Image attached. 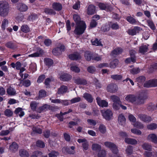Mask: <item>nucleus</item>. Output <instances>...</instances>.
I'll return each mask as SVG.
<instances>
[{
  "label": "nucleus",
  "mask_w": 157,
  "mask_h": 157,
  "mask_svg": "<svg viewBox=\"0 0 157 157\" xmlns=\"http://www.w3.org/2000/svg\"><path fill=\"white\" fill-rule=\"evenodd\" d=\"M111 78L112 79L116 81L121 80L122 77L121 75H114L111 76Z\"/></svg>",
  "instance_id": "obj_43"
},
{
  "label": "nucleus",
  "mask_w": 157,
  "mask_h": 157,
  "mask_svg": "<svg viewBox=\"0 0 157 157\" xmlns=\"http://www.w3.org/2000/svg\"><path fill=\"white\" fill-rule=\"evenodd\" d=\"M38 104V103L34 101L31 102L30 105L32 110L33 111H36V108Z\"/></svg>",
  "instance_id": "obj_35"
},
{
  "label": "nucleus",
  "mask_w": 157,
  "mask_h": 157,
  "mask_svg": "<svg viewBox=\"0 0 157 157\" xmlns=\"http://www.w3.org/2000/svg\"><path fill=\"white\" fill-rule=\"evenodd\" d=\"M137 97L134 94H129L126 96L125 100L128 102L134 103L136 101Z\"/></svg>",
  "instance_id": "obj_7"
},
{
  "label": "nucleus",
  "mask_w": 157,
  "mask_h": 157,
  "mask_svg": "<svg viewBox=\"0 0 157 157\" xmlns=\"http://www.w3.org/2000/svg\"><path fill=\"white\" fill-rule=\"evenodd\" d=\"M139 118L142 121L144 122H148L152 121L151 117L146 115L140 114L138 115Z\"/></svg>",
  "instance_id": "obj_6"
},
{
  "label": "nucleus",
  "mask_w": 157,
  "mask_h": 157,
  "mask_svg": "<svg viewBox=\"0 0 157 157\" xmlns=\"http://www.w3.org/2000/svg\"><path fill=\"white\" fill-rule=\"evenodd\" d=\"M118 119V122L120 124L123 126L125 124L126 119L122 114H121L119 115Z\"/></svg>",
  "instance_id": "obj_11"
},
{
  "label": "nucleus",
  "mask_w": 157,
  "mask_h": 157,
  "mask_svg": "<svg viewBox=\"0 0 157 157\" xmlns=\"http://www.w3.org/2000/svg\"><path fill=\"white\" fill-rule=\"evenodd\" d=\"M98 129L100 132L102 134L105 133L106 131V127L103 124H100Z\"/></svg>",
  "instance_id": "obj_44"
},
{
  "label": "nucleus",
  "mask_w": 157,
  "mask_h": 157,
  "mask_svg": "<svg viewBox=\"0 0 157 157\" xmlns=\"http://www.w3.org/2000/svg\"><path fill=\"white\" fill-rule=\"evenodd\" d=\"M6 46L9 48L12 49H15L17 46L15 44L11 41H10L7 42L5 44Z\"/></svg>",
  "instance_id": "obj_16"
},
{
  "label": "nucleus",
  "mask_w": 157,
  "mask_h": 157,
  "mask_svg": "<svg viewBox=\"0 0 157 157\" xmlns=\"http://www.w3.org/2000/svg\"><path fill=\"white\" fill-rule=\"evenodd\" d=\"M59 154L58 152L53 151L48 154L49 157H57Z\"/></svg>",
  "instance_id": "obj_63"
},
{
  "label": "nucleus",
  "mask_w": 157,
  "mask_h": 157,
  "mask_svg": "<svg viewBox=\"0 0 157 157\" xmlns=\"http://www.w3.org/2000/svg\"><path fill=\"white\" fill-rule=\"evenodd\" d=\"M87 70L88 72L90 73L93 74L96 71V68L95 67L93 66H90L88 67Z\"/></svg>",
  "instance_id": "obj_51"
},
{
  "label": "nucleus",
  "mask_w": 157,
  "mask_h": 157,
  "mask_svg": "<svg viewBox=\"0 0 157 157\" xmlns=\"http://www.w3.org/2000/svg\"><path fill=\"white\" fill-rule=\"evenodd\" d=\"M36 146L40 148H44L45 146L44 143L40 140H39L36 142Z\"/></svg>",
  "instance_id": "obj_58"
},
{
  "label": "nucleus",
  "mask_w": 157,
  "mask_h": 157,
  "mask_svg": "<svg viewBox=\"0 0 157 157\" xmlns=\"http://www.w3.org/2000/svg\"><path fill=\"white\" fill-rule=\"evenodd\" d=\"M147 46L146 45L143 44L140 47L139 52L140 53L144 54L147 52Z\"/></svg>",
  "instance_id": "obj_29"
},
{
  "label": "nucleus",
  "mask_w": 157,
  "mask_h": 157,
  "mask_svg": "<svg viewBox=\"0 0 157 157\" xmlns=\"http://www.w3.org/2000/svg\"><path fill=\"white\" fill-rule=\"evenodd\" d=\"M106 155V152L104 150H100L98 152V157H105Z\"/></svg>",
  "instance_id": "obj_49"
},
{
  "label": "nucleus",
  "mask_w": 157,
  "mask_h": 157,
  "mask_svg": "<svg viewBox=\"0 0 157 157\" xmlns=\"http://www.w3.org/2000/svg\"><path fill=\"white\" fill-rule=\"evenodd\" d=\"M141 29L140 27L136 26L133 29H129L127 31V33L129 35L133 36L136 35Z\"/></svg>",
  "instance_id": "obj_9"
},
{
  "label": "nucleus",
  "mask_w": 157,
  "mask_h": 157,
  "mask_svg": "<svg viewBox=\"0 0 157 157\" xmlns=\"http://www.w3.org/2000/svg\"><path fill=\"white\" fill-rule=\"evenodd\" d=\"M73 18L74 21L75 22L76 25L80 24L81 22H83L80 20V18L79 16L77 14H74L73 16Z\"/></svg>",
  "instance_id": "obj_38"
},
{
  "label": "nucleus",
  "mask_w": 157,
  "mask_h": 157,
  "mask_svg": "<svg viewBox=\"0 0 157 157\" xmlns=\"http://www.w3.org/2000/svg\"><path fill=\"white\" fill-rule=\"evenodd\" d=\"M152 80H150L144 83V86L145 87H152Z\"/></svg>",
  "instance_id": "obj_56"
},
{
  "label": "nucleus",
  "mask_w": 157,
  "mask_h": 157,
  "mask_svg": "<svg viewBox=\"0 0 157 157\" xmlns=\"http://www.w3.org/2000/svg\"><path fill=\"white\" fill-rule=\"evenodd\" d=\"M126 19L127 21L131 24H135L137 22L136 20L131 16H127Z\"/></svg>",
  "instance_id": "obj_31"
},
{
  "label": "nucleus",
  "mask_w": 157,
  "mask_h": 157,
  "mask_svg": "<svg viewBox=\"0 0 157 157\" xmlns=\"http://www.w3.org/2000/svg\"><path fill=\"white\" fill-rule=\"evenodd\" d=\"M50 108V106L47 104H44L41 106L39 107L36 110L37 112L41 113L42 112L47 110Z\"/></svg>",
  "instance_id": "obj_12"
},
{
  "label": "nucleus",
  "mask_w": 157,
  "mask_h": 157,
  "mask_svg": "<svg viewBox=\"0 0 157 157\" xmlns=\"http://www.w3.org/2000/svg\"><path fill=\"white\" fill-rule=\"evenodd\" d=\"M147 127L149 129L153 130L157 128V124L155 123H152L147 125Z\"/></svg>",
  "instance_id": "obj_55"
},
{
  "label": "nucleus",
  "mask_w": 157,
  "mask_h": 157,
  "mask_svg": "<svg viewBox=\"0 0 157 157\" xmlns=\"http://www.w3.org/2000/svg\"><path fill=\"white\" fill-rule=\"evenodd\" d=\"M96 7L93 5H89L87 9L86 13L88 15H92L96 13Z\"/></svg>",
  "instance_id": "obj_8"
},
{
  "label": "nucleus",
  "mask_w": 157,
  "mask_h": 157,
  "mask_svg": "<svg viewBox=\"0 0 157 157\" xmlns=\"http://www.w3.org/2000/svg\"><path fill=\"white\" fill-rule=\"evenodd\" d=\"M52 52L54 55L56 56L62 53L60 49L58 47L54 49L52 51Z\"/></svg>",
  "instance_id": "obj_52"
},
{
  "label": "nucleus",
  "mask_w": 157,
  "mask_h": 157,
  "mask_svg": "<svg viewBox=\"0 0 157 157\" xmlns=\"http://www.w3.org/2000/svg\"><path fill=\"white\" fill-rule=\"evenodd\" d=\"M126 151L127 154L130 155L132 154L133 153V149L131 146H129L126 150Z\"/></svg>",
  "instance_id": "obj_64"
},
{
  "label": "nucleus",
  "mask_w": 157,
  "mask_h": 157,
  "mask_svg": "<svg viewBox=\"0 0 157 157\" xmlns=\"http://www.w3.org/2000/svg\"><path fill=\"white\" fill-rule=\"evenodd\" d=\"M143 148L146 150L150 151L151 149V146L147 143H144L142 145Z\"/></svg>",
  "instance_id": "obj_53"
},
{
  "label": "nucleus",
  "mask_w": 157,
  "mask_h": 157,
  "mask_svg": "<svg viewBox=\"0 0 157 157\" xmlns=\"http://www.w3.org/2000/svg\"><path fill=\"white\" fill-rule=\"evenodd\" d=\"M110 98L113 101L114 103L117 102H120V99L117 96L115 95H112L111 96Z\"/></svg>",
  "instance_id": "obj_61"
},
{
  "label": "nucleus",
  "mask_w": 157,
  "mask_h": 157,
  "mask_svg": "<svg viewBox=\"0 0 157 157\" xmlns=\"http://www.w3.org/2000/svg\"><path fill=\"white\" fill-rule=\"evenodd\" d=\"M43 53V51L40 48L38 49L37 51L33 54L29 55L28 56L29 57H37L39 56Z\"/></svg>",
  "instance_id": "obj_18"
},
{
  "label": "nucleus",
  "mask_w": 157,
  "mask_h": 157,
  "mask_svg": "<svg viewBox=\"0 0 157 157\" xmlns=\"http://www.w3.org/2000/svg\"><path fill=\"white\" fill-rule=\"evenodd\" d=\"M6 92L10 96H13L16 94V91L15 89L10 86L6 89Z\"/></svg>",
  "instance_id": "obj_13"
},
{
  "label": "nucleus",
  "mask_w": 157,
  "mask_h": 157,
  "mask_svg": "<svg viewBox=\"0 0 157 157\" xmlns=\"http://www.w3.org/2000/svg\"><path fill=\"white\" fill-rule=\"evenodd\" d=\"M70 70L76 73H78L80 71V69L79 67L73 64L71 65Z\"/></svg>",
  "instance_id": "obj_25"
},
{
  "label": "nucleus",
  "mask_w": 157,
  "mask_h": 157,
  "mask_svg": "<svg viewBox=\"0 0 157 157\" xmlns=\"http://www.w3.org/2000/svg\"><path fill=\"white\" fill-rule=\"evenodd\" d=\"M102 114L104 118L107 120H110L113 117V113L109 109L102 111Z\"/></svg>",
  "instance_id": "obj_4"
},
{
  "label": "nucleus",
  "mask_w": 157,
  "mask_h": 157,
  "mask_svg": "<svg viewBox=\"0 0 157 157\" xmlns=\"http://www.w3.org/2000/svg\"><path fill=\"white\" fill-rule=\"evenodd\" d=\"M97 5L100 10L110 11L112 10V7L108 4L102 2H98Z\"/></svg>",
  "instance_id": "obj_3"
},
{
  "label": "nucleus",
  "mask_w": 157,
  "mask_h": 157,
  "mask_svg": "<svg viewBox=\"0 0 157 157\" xmlns=\"http://www.w3.org/2000/svg\"><path fill=\"white\" fill-rule=\"evenodd\" d=\"M136 52L133 50H132L129 51V54L130 57H132V60L133 61H135L136 58L135 54Z\"/></svg>",
  "instance_id": "obj_46"
},
{
  "label": "nucleus",
  "mask_w": 157,
  "mask_h": 157,
  "mask_svg": "<svg viewBox=\"0 0 157 157\" xmlns=\"http://www.w3.org/2000/svg\"><path fill=\"white\" fill-rule=\"evenodd\" d=\"M84 56L86 59L87 61H90L92 57V54L89 51L86 52Z\"/></svg>",
  "instance_id": "obj_39"
},
{
  "label": "nucleus",
  "mask_w": 157,
  "mask_h": 157,
  "mask_svg": "<svg viewBox=\"0 0 157 157\" xmlns=\"http://www.w3.org/2000/svg\"><path fill=\"white\" fill-rule=\"evenodd\" d=\"M75 147L71 146L70 148L64 147L62 149L63 151H66V152L69 154H74L75 153Z\"/></svg>",
  "instance_id": "obj_24"
},
{
  "label": "nucleus",
  "mask_w": 157,
  "mask_h": 157,
  "mask_svg": "<svg viewBox=\"0 0 157 157\" xmlns=\"http://www.w3.org/2000/svg\"><path fill=\"white\" fill-rule=\"evenodd\" d=\"M124 140L125 142L128 144H136L137 143V141L136 140L134 139L126 138Z\"/></svg>",
  "instance_id": "obj_22"
},
{
  "label": "nucleus",
  "mask_w": 157,
  "mask_h": 157,
  "mask_svg": "<svg viewBox=\"0 0 157 157\" xmlns=\"http://www.w3.org/2000/svg\"><path fill=\"white\" fill-rule=\"evenodd\" d=\"M91 148L93 151H99L101 149V146L100 145L96 143H94L92 145Z\"/></svg>",
  "instance_id": "obj_32"
},
{
  "label": "nucleus",
  "mask_w": 157,
  "mask_h": 157,
  "mask_svg": "<svg viewBox=\"0 0 157 157\" xmlns=\"http://www.w3.org/2000/svg\"><path fill=\"white\" fill-rule=\"evenodd\" d=\"M144 102V99L142 97H137V100L135 101L136 103L138 105L143 104Z\"/></svg>",
  "instance_id": "obj_50"
},
{
  "label": "nucleus",
  "mask_w": 157,
  "mask_h": 157,
  "mask_svg": "<svg viewBox=\"0 0 157 157\" xmlns=\"http://www.w3.org/2000/svg\"><path fill=\"white\" fill-rule=\"evenodd\" d=\"M123 51L122 49L120 48H115L112 52L113 55H117L121 54Z\"/></svg>",
  "instance_id": "obj_40"
},
{
  "label": "nucleus",
  "mask_w": 157,
  "mask_h": 157,
  "mask_svg": "<svg viewBox=\"0 0 157 157\" xmlns=\"http://www.w3.org/2000/svg\"><path fill=\"white\" fill-rule=\"evenodd\" d=\"M67 90V86L62 85L58 89L57 93L59 94H63L66 92Z\"/></svg>",
  "instance_id": "obj_19"
},
{
  "label": "nucleus",
  "mask_w": 157,
  "mask_h": 157,
  "mask_svg": "<svg viewBox=\"0 0 157 157\" xmlns=\"http://www.w3.org/2000/svg\"><path fill=\"white\" fill-rule=\"evenodd\" d=\"M75 82L82 85H86L87 84V82L85 80L80 78L76 79L75 80Z\"/></svg>",
  "instance_id": "obj_48"
},
{
  "label": "nucleus",
  "mask_w": 157,
  "mask_h": 157,
  "mask_svg": "<svg viewBox=\"0 0 157 157\" xmlns=\"http://www.w3.org/2000/svg\"><path fill=\"white\" fill-rule=\"evenodd\" d=\"M118 63V60L117 59H115L113 60L110 63V67L112 68H115Z\"/></svg>",
  "instance_id": "obj_42"
},
{
  "label": "nucleus",
  "mask_w": 157,
  "mask_h": 157,
  "mask_svg": "<svg viewBox=\"0 0 157 157\" xmlns=\"http://www.w3.org/2000/svg\"><path fill=\"white\" fill-rule=\"evenodd\" d=\"M81 99L80 97H76L72 98L70 100L71 104H73L80 101Z\"/></svg>",
  "instance_id": "obj_59"
},
{
  "label": "nucleus",
  "mask_w": 157,
  "mask_h": 157,
  "mask_svg": "<svg viewBox=\"0 0 157 157\" xmlns=\"http://www.w3.org/2000/svg\"><path fill=\"white\" fill-rule=\"evenodd\" d=\"M4 114L6 116L10 117L12 116L13 113L10 109H6L4 111Z\"/></svg>",
  "instance_id": "obj_57"
},
{
  "label": "nucleus",
  "mask_w": 157,
  "mask_h": 157,
  "mask_svg": "<svg viewBox=\"0 0 157 157\" xmlns=\"http://www.w3.org/2000/svg\"><path fill=\"white\" fill-rule=\"evenodd\" d=\"M148 25L150 27L151 29L152 30H155V27L153 21L150 20H147V21Z\"/></svg>",
  "instance_id": "obj_45"
},
{
  "label": "nucleus",
  "mask_w": 157,
  "mask_h": 157,
  "mask_svg": "<svg viewBox=\"0 0 157 157\" xmlns=\"http://www.w3.org/2000/svg\"><path fill=\"white\" fill-rule=\"evenodd\" d=\"M44 12L48 14H55V12L52 9L46 8L44 10Z\"/></svg>",
  "instance_id": "obj_60"
},
{
  "label": "nucleus",
  "mask_w": 157,
  "mask_h": 157,
  "mask_svg": "<svg viewBox=\"0 0 157 157\" xmlns=\"http://www.w3.org/2000/svg\"><path fill=\"white\" fill-rule=\"evenodd\" d=\"M9 24V22L8 19L6 18L4 19L2 21L1 28L3 30H5L6 28L7 27Z\"/></svg>",
  "instance_id": "obj_28"
},
{
  "label": "nucleus",
  "mask_w": 157,
  "mask_h": 157,
  "mask_svg": "<svg viewBox=\"0 0 157 157\" xmlns=\"http://www.w3.org/2000/svg\"><path fill=\"white\" fill-rule=\"evenodd\" d=\"M92 44L93 45L96 46H102V44H101V42L100 40H98L97 39H92L91 40Z\"/></svg>",
  "instance_id": "obj_37"
},
{
  "label": "nucleus",
  "mask_w": 157,
  "mask_h": 157,
  "mask_svg": "<svg viewBox=\"0 0 157 157\" xmlns=\"http://www.w3.org/2000/svg\"><path fill=\"white\" fill-rule=\"evenodd\" d=\"M17 7L18 9L22 12L25 11L28 9V7L26 5L22 3L18 4Z\"/></svg>",
  "instance_id": "obj_14"
},
{
  "label": "nucleus",
  "mask_w": 157,
  "mask_h": 157,
  "mask_svg": "<svg viewBox=\"0 0 157 157\" xmlns=\"http://www.w3.org/2000/svg\"><path fill=\"white\" fill-rule=\"evenodd\" d=\"M33 132L38 134H41L42 132V130L41 129L36 127H34L33 129Z\"/></svg>",
  "instance_id": "obj_62"
},
{
  "label": "nucleus",
  "mask_w": 157,
  "mask_h": 157,
  "mask_svg": "<svg viewBox=\"0 0 157 157\" xmlns=\"http://www.w3.org/2000/svg\"><path fill=\"white\" fill-rule=\"evenodd\" d=\"M80 24L77 25L74 30L75 33L77 35H80L84 33L86 27L84 22H81Z\"/></svg>",
  "instance_id": "obj_2"
},
{
  "label": "nucleus",
  "mask_w": 157,
  "mask_h": 157,
  "mask_svg": "<svg viewBox=\"0 0 157 157\" xmlns=\"http://www.w3.org/2000/svg\"><path fill=\"white\" fill-rule=\"evenodd\" d=\"M83 97L89 102L91 103L93 101V98L89 94L85 93L83 95Z\"/></svg>",
  "instance_id": "obj_23"
},
{
  "label": "nucleus",
  "mask_w": 157,
  "mask_h": 157,
  "mask_svg": "<svg viewBox=\"0 0 157 157\" xmlns=\"http://www.w3.org/2000/svg\"><path fill=\"white\" fill-rule=\"evenodd\" d=\"M14 113L16 114H18L20 117L23 116L24 115V112L22 111V109L20 108H17L14 111Z\"/></svg>",
  "instance_id": "obj_30"
},
{
  "label": "nucleus",
  "mask_w": 157,
  "mask_h": 157,
  "mask_svg": "<svg viewBox=\"0 0 157 157\" xmlns=\"http://www.w3.org/2000/svg\"><path fill=\"white\" fill-rule=\"evenodd\" d=\"M118 87L117 86L113 83L109 85L107 87V90L111 93L115 92L117 91Z\"/></svg>",
  "instance_id": "obj_5"
},
{
  "label": "nucleus",
  "mask_w": 157,
  "mask_h": 157,
  "mask_svg": "<svg viewBox=\"0 0 157 157\" xmlns=\"http://www.w3.org/2000/svg\"><path fill=\"white\" fill-rule=\"evenodd\" d=\"M10 10L8 3L5 1H0V16L5 17L9 15Z\"/></svg>",
  "instance_id": "obj_1"
},
{
  "label": "nucleus",
  "mask_w": 157,
  "mask_h": 157,
  "mask_svg": "<svg viewBox=\"0 0 157 157\" xmlns=\"http://www.w3.org/2000/svg\"><path fill=\"white\" fill-rule=\"evenodd\" d=\"M148 139L151 141L152 142L157 143V137L155 134H151L147 137Z\"/></svg>",
  "instance_id": "obj_20"
},
{
  "label": "nucleus",
  "mask_w": 157,
  "mask_h": 157,
  "mask_svg": "<svg viewBox=\"0 0 157 157\" xmlns=\"http://www.w3.org/2000/svg\"><path fill=\"white\" fill-rule=\"evenodd\" d=\"M71 76L67 74H63L60 76V80L63 81H68L71 78Z\"/></svg>",
  "instance_id": "obj_17"
},
{
  "label": "nucleus",
  "mask_w": 157,
  "mask_h": 157,
  "mask_svg": "<svg viewBox=\"0 0 157 157\" xmlns=\"http://www.w3.org/2000/svg\"><path fill=\"white\" fill-rule=\"evenodd\" d=\"M46 92L44 90H41L39 91V96L40 98H42L46 96Z\"/></svg>",
  "instance_id": "obj_54"
},
{
  "label": "nucleus",
  "mask_w": 157,
  "mask_h": 157,
  "mask_svg": "<svg viewBox=\"0 0 157 157\" xmlns=\"http://www.w3.org/2000/svg\"><path fill=\"white\" fill-rule=\"evenodd\" d=\"M145 80V78L144 76H140L137 78L136 79V81L138 82V84H140L143 83Z\"/></svg>",
  "instance_id": "obj_41"
},
{
  "label": "nucleus",
  "mask_w": 157,
  "mask_h": 157,
  "mask_svg": "<svg viewBox=\"0 0 157 157\" xmlns=\"http://www.w3.org/2000/svg\"><path fill=\"white\" fill-rule=\"evenodd\" d=\"M52 6L53 8L56 10H60L62 9L61 5L59 3H54L53 4Z\"/></svg>",
  "instance_id": "obj_34"
},
{
  "label": "nucleus",
  "mask_w": 157,
  "mask_h": 157,
  "mask_svg": "<svg viewBox=\"0 0 157 157\" xmlns=\"http://www.w3.org/2000/svg\"><path fill=\"white\" fill-rule=\"evenodd\" d=\"M104 145L106 147L110 148L112 150L117 147L114 144L109 142H105Z\"/></svg>",
  "instance_id": "obj_26"
},
{
  "label": "nucleus",
  "mask_w": 157,
  "mask_h": 157,
  "mask_svg": "<svg viewBox=\"0 0 157 157\" xmlns=\"http://www.w3.org/2000/svg\"><path fill=\"white\" fill-rule=\"evenodd\" d=\"M21 30L23 32L26 33L30 31V28L26 25H22L21 28Z\"/></svg>",
  "instance_id": "obj_33"
},
{
  "label": "nucleus",
  "mask_w": 157,
  "mask_h": 157,
  "mask_svg": "<svg viewBox=\"0 0 157 157\" xmlns=\"http://www.w3.org/2000/svg\"><path fill=\"white\" fill-rule=\"evenodd\" d=\"M18 148V146L17 144L14 142H13L10 146V150L13 152H15L17 151Z\"/></svg>",
  "instance_id": "obj_15"
},
{
  "label": "nucleus",
  "mask_w": 157,
  "mask_h": 157,
  "mask_svg": "<svg viewBox=\"0 0 157 157\" xmlns=\"http://www.w3.org/2000/svg\"><path fill=\"white\" fill-rule=\"evenodd\" d=\"M69 58L72 60H78L81 58V56L78 53L70 55L68 56Z\"/></svg>",
  "instance_id": "obj_21"
},
{
  "label": "nucleus",
  "mask_w": 157,
  "mask_h": 157,
  "mask_svg": "<svg viewBox=\"0 0 157 157\" xmlns=\"http://www.w3.org/2000/svg\"><path fill=\"white\" fill-rule=\"evenodd\" d=\"M112 151V153L109 155L110 157H119L118 154V150L117 147L113 149Z\"/></svg>",
  "instance_id": "obj_36"
},
{
  "label": "nucleus",
  "mask_w": 157,
  "mask_h": 157,
  "mask_svg": "<svg viewBox=\"0 0 157 157\" xmlns=\"http://www.w3.org/2000/svg\"><path fill=\"white\" fill-rule=\"evenodd\" d=\"M96 100L98 105L101 107H106L108 106V103L105 100H102L101 99L98 97L96 98Z\"/></svg>",
  "instance_id": "obj_10"
},
{
  "label": "nucleus",
  "mask_w": 157,
  "mask_h": 157,
  "mask_svg": "<svg viewBox=\"0 0 157 157\" xmlns=\"http://www.w3.org/2000/svg\"><path fill=\"white\" fill-rule=\"evenodd\" d=\"M44 62L45 64L48 66H50L53 64L52 60L49 58L44 59Z\"/></svg>",
  "instance_id": "obj_47"
},
{
  "label": "nucleus",
  "mask_w": 157,
  "mask_h": 157,
  "mask_svg": "<svg viewBox=\"0 0 157 157\" xmlns=\"http://www.w3.org/2000/svg\"><path fill=\"white\" fill-rule=\"evenodd\" d=\"M19 154L21 157H29V152L27 151L24 149L20 150Z\"/></svg>",
  "instance_id": "obj_27"
}]
</instances>
